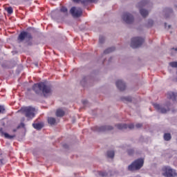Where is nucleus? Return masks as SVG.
Masks as SVG:
<instances>
[{
    "label": "nucleus",
    "instance_id": "nucleus-1",
    "mask_svg": "<svg viewBox=\"0 0 177 177\" xmlns=\"http://www.w3.org/2000/svg\"><path fill=\"white\" fill-rule=\"evenodd\" d=\"M32 90L37 95H43L46 97L49 95H52V88L46 85L44 82H40L39 84H35L32 86Z\"/></svg>",
    "mask_w": 177,
    "mask_h": 177
},
{
    "label": "nucleus",
    "instance_id": "nucleus-2",
    "mask_svg": "<svg viewBox=\"0 0 177 177\" xmlns=\"http://www.w3.org/2000/svg\"><path fill=\"white\" fill-rule=\"evenodd\" d=\"M18 111L24 114L28 121L32 120L35 117V108L32 106H24Z\"/></svg>",
    "mask_w": 177,
    "mask_h": 177
},
{
    "label": "nucleus",
    "instance_id": "nucleus-3",
    "mask_svg": "<svg viewBox=\"0 0 177 177\" xmlns=\"http://www.w3.org/2000/svg\"><path fill=\"white\" fill-rule=\"evenodd\" d=\"M145 164V160L143 158H138L134 160L130 165L128 166V171H139Z\"/></svg>",
    "mask_w": 177,
    "mask_h": 177
},
{
    "label": "nucleus",
    "instance_id": "nucleus-4",
    "mask_svg": "<svg viewBox=\"0 0 177 177\" xmlns=\"http://www.w3.org/2000/svg\"><path fill=\"white\" fill-rule=\"evenodd\" d=\"M153 107L156 109V110H157V111H158V113L167 114V113L171 110V102H167L163 105L153 104Z\"/></svg>",
    "mask_w": 177,
    "mask_h": 177
},
{
    "label": "nucleus",
    "instance_id": "nucleus-5",
    "mask_svg": "<svg viewBox=\"0 0 177 177\" xmlns=\"http://www.w3.org/2000/svg\"><path fill=\"white\" fill-rule=\"evenodd\" d=\"M163 176L165 177H175L177 176L176 171L171 167L165 166L162 167Z\"/></svg>",
    "mask_w": 177,
    "mask_h": 177
},
{
    "label": "nucleus",
    "instance_id": "nucleus-6",
    "mask_svg": "<svg viewBox=\"0 0 177 177\" xmlns=\"http://www.w3.org/2000/svg\"><path fill=\"white\" fill-rule=\"evenodd\" d=\"M145 42V39L139 37H133L131 39V46L133 49L142 46V44Z\"/></svg>",
    "mask_w": 177,
    "mask_h": 177
},
{
    "label": "nucleus",
    "instance_id": "nucleus-7",
    "mask_svg": "<svg viewBox=\"0 0 177 177\" xmlns=\"http://www.w3.org/2000/svg\"><path fill=\"white\" fill-rule=\"evenodd\" d=\"M24 39H26L27 42H28V41H30V39H32V36L31 35V33L26 31L21 32L17 39L18 42H23Z\"/></svg>",
    "mask_w": 177,
    "mask_h": 177
},
{
    "label": "nucleus",
    "instance_id": "nucleus-8",
    "mask_svg": "<svg viewBox=\"0 0 177 177\" xmlns=\"http://www.w3.org/2000/svg\"><path fill=\"white\" fill-rule=\"evenodd\" d=\"M122 19L124 23H127V24H132L135 20L133 15L129 12H124L122 17Z\"/></svg>",
    "mask_w": 177,
    "mask_h": 177
},
{
    "label": "nucleus",
    "instance_id": "nucleus-9",
    "mask_svg": "<svg viewBox=\"0 0 177 177\" xmlns=\"http://www.w3.org/2000/svg\"><path fill=\"white\" fill-rule=\"evenodd\" d=\"M91 129H92V131H94L95 132H106V131H111V129H113V127H111V126H102V127L95 126L94 127H92Z\"/></svg>",
    "mask_w": 177,
    "mask_h": 177
},
{
    "label": "nucleus",
    "instance_id": "nucleus-10",
    "mask_svg": "<svg viewBox=\"0 0 177 177\" xmlns=\"http://www.w3.org/2000/svg\"><path fill=\"white\" fill-rule=\"evenodd\" d=\"M70 13L73 17H80L82 15V9L81 8L72 7Z\"/></svg>",
    "mask_w": 177,
    "mask_h": 177
},
{
    "label": "nucleus",
    "instance_id": "nucleus-11",
    "mask_svg": "<svg viewBox=\"0 0 177 177\" xmlns=\"http://www.w3.org/2000/svg\"><path fill=\"white\" fill-rule=\"evenodd\" d=\"M118 129H133L135 128V125L133 124H118L115 125Z\"/></svg>",
    "mask_w": 177,
    "mask_h": 177
},
{
    "label": "nucleus",
    "instance_id": "nucleus-12",
    "mask_svg": "<svg viewBox=\"0 0 177 177\" xmlns=\"http://www.w3.org/2000/svg\"><path fill=\"white\" fill-rule=\"evenodd\" d=\"M116 86L120 91H125V88H127L125 83L122 80H118L116 82Z\"/></svg>",
    "mask_w": 177,
    "mask_h": 177
},
{
    "label": "nucleus",
    "instance_id": "nucleus-13",
    "mask_svg": "<svg viewBox=\"0 0 177 177\" xmlns=\"http://www.w3.org/2000/svg\"><path fill=\"white\" fill-rule=\"evenodd\" d=\"M0 133L1 136H5L6 139H13L15 138V136H10L8 133H4L2 127H0Z\"/></svg>",
    "mask_w": 177,
    "mask_h": 177
},
{
    "label": "nucleus",
    "instance_id": "nucleus-14",
    "mask_svg": "<svg viewBox=\"0 0 177 177\" xmlns=\"http://www.w3.org/2000/svg\"><path fill=\"white\" fill-rule=\"evenodd\" d=\"M6 160V154H1L0 155V167H2V165H5L7 162Z\"/></svg>",
    "mask_w": 177,
    "mask_h": 177
},
{
    "label": "nucleus",
    "instance_id": "nucleus-15",
    "mask_svg": "<svg viewBox=\"0 0 177 177\" xmlns=\"http://www.w3.org/2000/svg\"><path fill=\"white\" fill-rule=\"evenodd\" d=\"M32 127L33 128H35V129L40 131V129H42V128H44V122L33 123Z\"/></svg>",
    "mask_w": 177,
    "mask_h": 177
},
{
    "label": "nucleus",
    "instance_id": "nucleus-16",
    "mask_svg": "<svg viewBox=\"0 0 177 177\" xmlns=\"http://www.w3.org/2000/svg\"><path fill=\"white\" fill-rule=\"evenodd\" d=\"M97 174H98V176H101V177L113 176L111 171H109L108 173L104 172V171H98Z\"/></svg>",
    "mask_w": 177,
    "mask_h": 177
},
{
    "label": "nucleus",
    "instance_id": "nucleus-17",
    "mask_svg": "<svg viewBox=\"0 0 177 177\" xmlns=\"http://www.w3.org/2000/svg\"><path fill=\"white\" fill-rule=\"evenodd\" d=\"M140 13L141 16H142V17H146L149 15V11H147V10L145 9H140Z\"/></svg>",
    "mask_w": 177,
    "mask_h": 177
},
{
    "label": "nucleus",
    "instance_id": "nucleus-18",
    "mask_svg": "<svg viewBox=\"0 0 177 177\" xmlns=\"http://www.w3.org/2000/svg\"><path fill=\"white\" fill-rule=\"evenodd\" d=\"M147 3H149V1L142 0L140 3H138V8H142V6H146Z\"/></svg>",
    "mask_w": 177,
    "mask_h": 177
},
{
    "label": "nucleus",
    "instance_id": "nucleus-19",
    "mask_svg": "<svg viewBox=\"0 0 177 177\" xmlns=\"http://www.w3.org/2000/svg\"><path fill=\"white\" fill-rule=\"evenodd\" d=\"M57 117H63L64 115V111L62 109H57L56 111Z\"/></svg>",
    "mask_w": 177,
    "mask_h": 177
},
{
    "label": "nucleus",
    "instance_id": "nucleus-20",
    "mask_svg": "<svg viewBox=\"0 0 177 177\" xmlns=\"http://www.w3.org/2000/svg\"><path fill=\"white\" fill-rule=\"evenodd\" d=\"M114 50H115V47H111V48H109L106 50H105L104 51V53L105 55H107V53H111V52H114Z\"/></svg>",
    "mask_w": 177,
    "mask_h": 177
},
{
    "label": "nucleus",
    "instance_id": "nucleus-21",
    "mask_svg": "<svg viewBox=\"0 0 177 177\" xmlns=\"http://www.w3.org/2000/svg\"><path fill=\"white\" fill-rule=\"evenodd\" d=\"M48 122L50 125H55L56 124V119L55 118H48Z\"/></svg>",
    "mask_w": 177,
    "mask_h": 177
},
{
    "label": "nucleus",
    "instance_id": "nucleus-22",
    "mask_svg": "<svg viewBox=\"0 0 177 177\" xmlns=\"http://www.w3.org/2000/svg\"><path fill=\"white\" fill-rule=\"evenodd\" d=\"M114 151H108L106 153V156L109 158H114Z\"/></svg>",
    "mask_w": 177,
    "mask_h": 177
},
{
    "label": "nucleus",
    "instance_id": "nucleus-23",
    "mask_svg": "<svg viewBox=\"0 0 177 177\" xmlns=\"http://www.w3.org/2000/svg\"><path fill=\"white\" fill-rule=\"evenodd\" d=\"M171 133H166L164 134V139L165 140H166L167 142H168L169 140H171Z\"/></svg>",
    "mask_w": 177,
    "mask_h": 177
},
{
    "label": "nucleus",
    "instance_id": "nucleus-24",
    "mask_svg": "<svg viewBox=\"0 0 177 177\" xmlns=\"http://www.w3.org/2000/svg\"><path fill=\"white\" fill-rule=\"evenodd\" d=\"M97 2V0H84L82 1L83 3H93Z\"/></svg>",
    "mask_w": 177,
    "mask_h": 177
},
{
    "label": "nucleus",
    "instance_id": "nucleus-25",
    "mask_svg": "<svg viewBox=\"0 0 177 177\" xmlns=\"http://www.w3.org/2000/svg\"><path fill=\"white\" fill-rule=\"evenodd\" d=\"M5 113V106L0 105V114H4Z\"/></svg>",
    "mask_w": 177,
    "mask_h": 177
},
{
    "label": "nucleus",
    "instance_id": "nucleus-26",
    "mask_svg": "<svg viewBox=\"0 0 177 177\" xmlns=\"http://www.w3.org/2000/svg\"><path fill=\"white\" fill-rule=\"evenodd\" d=\"M7 12L8 15H12V13H13V8H12V7H8L7 8Z\"/></svg>",
    "mask_w": 177,
    "mask_h": 177
},
{
    "label": "nucleus",
    "instance_id": "nucleus-27",
    "mask_svg": "<svg viewBox=\"0 0 177 177\" xmlns=\"http://www.w3.org/2000/svg\"><path fill=\"white\" fill-rule=\"evenodd\" d=\"M123 100H126L127 102H132V97H124Z\"/></svg>",
    "mask_w": 177,
    "mask_h": 177
},
{
    "label": "nucleus",
    "instance_id": "nucleus-28",
    "mask_svg": "<svg viewBox=\"0 0 177 177\" xmlns=\"http://www.w3.org/2000/svg\"><path fill=\"white\" fill-rule=\"evenodd\" d=\"M153 24H154V21H153V20H151V19H149L148 21L147 26L151 27V26H153Z\"/></svg>",
    "mask_w": 177,
    "mask_h": 177
},
{
    "label": "nucleus",
    "instance_id": "nucleus-29",
    "mask_svg": "<svg viewBox=\"0 0 177 177\" xmlns=\"http://www.w3.org/2000/svg\"><path fill=\"white\" fill-rule=\"evenodd\" d=\"M60 11L62 12V13H67V8L66 7H62L61 8Z\"/></svg>",
    "mask_w": 177,
    "mask_h": 177
},
{
    "label": "nucleus",
    "instance_id": "nucleus-30",
    "mask_svg": "<svg viewBox=\"0 0 177 177\" xmlns=\"http://www.w3.org/2000/svg\"><path fill=\"white\" fill-rule=\"evenodd\" d=\"M99 42H100V44H103V42H104V37L103 36L100 37Z\"/></svg>",
    "mask_w": 177,
    "mask_h": 177
},
{
    "label": "nucleus",
    "instance_id": "nucleus-31",
    "mask_svg": "<svg viewBox=\"0 0 177 177\" xmlns=\"http://www.w3.org/2000/svg\"><path fill=\"white\" fill-rule=\"evenodd\" d=\"M133 153H134L133 149H129V150H128V154H129V156H132V154H133Z\"/></svg>",
    "mask_w": 177,
    "mask_h": 177
},
{
    "label": "nucleus",
    "instance_id": "nucleus-32",
    "mask_svg": "<svg viewBox=\"0 0 177 177\" xmlns=\"http://www.w3.org/2000/svg\"><path fill=\"white\" fill-rule=\"evenodd\" d=\"M0 127H5V121L0 120Z\"/></svg>",
    "mask_w": 177,
    "mask_h": 177
},
{
    "label": "nucleus",
    "instance_id": "nucleus-33",
    "mask_svg": "<svg viewBox=\"0 0 177 177\" xmlns=\"http://www.w3.org/2000/svg\"><path fill=\"white\" fill-rule=\"evenodd\" d=\"M142 124L140 123H138L137 124H136V127L137 128H142Z\"/></svg>",
    "mask_w": 177,
    "mask_h": 177
},
{
    "label": "nucleus",
    "instance_id": "nucleus-34",
    "mask_svg": "<svg viewBox=\"0 0 177 177\" xmlns=\"http://www.w3.org/2000/svg\"><path fill=\"white\" fill-rule=\"evenodd\" d=\"M24 127H26V125L24 124V123H21L19 126V128H24Z\"/></svg>",
    "mask_w": 177,
    "mask_h": 177
},
{
    "label": "nucleus",
    "instance_id": "nucleus-35",
    "mask_svg": "<svg viewBox=\"0 0 177 177\" xmlns=\"http://www.w3.org/2000/svg\"><path fill=\"white\" fill-rule=\"evenodd\" d=\"M167 12H168L169 13H172V9H171V8H167Z\"/></svg>",
    "mask_w": 177,
    "mask_h": 177
},
{
    "label": "nucleus",
    "instance_id": "nucleus-36",
    "mask_svg": "<svg viewBox=\"0 0 177 177\" xmlns=\"http://www.w3.org/2000/svg\"><path fill=\"white\" fill-rule=\"evenodd\" d=\"M83 104H86V103H88V101L87 100H84L82 102Z\"/></svg>",
    "mask_w": 177,
    "mask_h": 177
},
{
    "label": "nucleus",
    "instance_id": "nucleus-37",
    "mask_svg": "<svg viewBox=\"0 0 177 177\" xmlns=\"http://www.w3.org/2000/svg\"><path fill=\"white\" fill-rule=\"evenodd\" d=\"M171 50H175V52H177V48H171Z\"/></svg>",
    "mask_w": 177,
    "mask_h": 177
},
{
    "label": "nucleus",
    "instance_id": "nucleus-38",
    "mask_svg": "<svg viewBox=\"0 0 177 177\" xmlns=\"http://www.w3.org/2000/svg\"><path fill=\"white\" fill-rule=\"evenodd\" d=\"M80 0H73V2H80Z\"/></svg>",
    "mask_w": 177,
    "mask_h": 177
},
{
    "label": "nucleus",
    "instance_id": "nucleus-39",
    "mask_svg": "<svg viewBox=\"0 0 177 177\" xmlns=\"http://www.w3.org/2000/svg\"><path fill=\"white\" fill-rule=\"evenodd\" d=\"M169 28H171V25H169V26H167V30H169Z\"/></svg>",
    "mask_w": 177,
    "mask_h": 177
},
{
    "label": "nucleus",
    "instance_id": "nucleus-40",
    "mask_svg": "<svg viewBox=\"0 0 177 177\" xmlns=\"http://www.w3.org/2000/svg\"><path fill=\"white\" fill-rule=\"evenodd\" d=\"M174 81H175V82H177V77H176Z\"/></svg>",
    "mask_w": 177,
    "mask_h": 177
},
{
    "label": "nucleus",
    "instance_id": "nucleus-41",
    "mask_svg": "<svg viewBox=\"0 0 177 177\" xmlns=\"http://www.w3.org/2000/svg\"><path fill=\"white\" fill-rule=\"evenodd\" d=\"M165 27L167 28V23H165Z\"/></svg>",
    "mask_w": 177,
    "mask_h": 177
},
{
    "label": "nucleus",
    "instance_id": "nucleus-42",
    "mask_svg": "<svg viewBox=\"0 0 177 177\" xmlns=\"http://www.w3.org/2000/svg\"><path fill=\"white\" fill-rule=\"evenodd\" d=\"M28 45H32V44L31 42H29Z\"/></svg>",
    "mask_w": 177,
    "mask_h": 177
},
{
    "label": "nucleus",
    "instance_id": "nucleus-43",
    "mask_svg": "<svg viewBox=\"0 0 177 177\" xmlns=\"http://www.w3.org/2000/svg\"><path fill=\"white\" fill-rule=\"evenodd\" d=\"M24 1H25L26 2H27V1H30V0H24Z\"/></svg>",
    "mask_w": 177,
    "mask_h": 177
},
{
    "label": "nucleus",
    "instance_id": "nucleus-44",
    "mask_svg": "<svg viewBox=\"0 0 177 177\" xmlns=\"http://www.w3.org/2000/svg\"><path fill=\"white\" fill-rule=\"evenodd\" d=\"M14 132H16V130H15V129H14Z\"/></svg>",
    "mask_w": 177,
    "mask_h": 177
},
{
    "label": "nucleus",
    "instance_id": "nucleus-45",
    "mask_svg": "<svg viewBox=\"0 0 177 177\" xmlns=\"http://www.w3.org/2000/svg\"><path fill=\"white\" fill-rule=\"evenodd\" d=\"M35 65H36V66H38V64H36Z\"/></svg>",
    "mask_w": 177,
    "mask_h": 177
}]
</instances>
